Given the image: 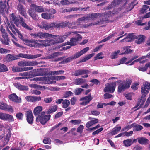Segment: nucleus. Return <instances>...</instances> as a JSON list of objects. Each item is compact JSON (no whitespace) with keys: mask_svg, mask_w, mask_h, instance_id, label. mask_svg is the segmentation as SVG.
Wrapping results in <instances>:
<instances>
[{"mask_svg":"<svg viewBox=\"0 0 150 150\" xmlns=\"http://www.w3.org/2000/svg\"><path fill=\"white\" fill-rule=\"evenodd\" d=\"M53 81H59L64 80L66 79V77L62 76H53Z\"/></svg>","mask_w":150,"mask_h":150,"instance_id":"nucleus-41","label":"nucleus"},{"mask_svg":"<svg viewBox=\"0 0 150 150\" xmlns=\"http://www.w3.org/2000/svg\"><path fill=\"white\" fill-rule=\"evenodd\" d=\"M134 33L129 34L126 38L121 40L123 41L125 40L126 42H131L134 40Z\"/></svg>","mask_w":150,"mask_h":150,"instance_id":"nucleus-30","label":"nucleus"},{"mask_svg":"<svg viewBox=\"0 0 150 150\" xmlns=\"http://www.w3.org/2000/svg\"><path fill=\"white\" fill-rule=\"evenodd\" d=\"M70 122L74 125H79L81 123V120L80 119L72 120Z\"/></svg>","mask_w":150,"mask_h":150,"instance_id":"nucleus-56","label":"nucleus"},{"mask_svg":"<svg viewBox=\"0 0 150 150\" xmlns=\"http://www.w3.org/2000/svg\"><path fill=\"white\" fill-rule=\"evenodd\" d=\"M45 112L43 111L40 114L38 115L36 118V122L40 123L42 125L45 124L47 121L50 119V115H45Z\"/></svg>","mask_w":150,"mask_h":150,"instance_id":"nucleus-10","label":"nucleus"},{"mask_svg":"<svg viewBox=\"0 0 150 150\" xmlns=\"http://www.w3.org/2000/svg\"><path fill=\"white\" fill-rule=\"evenodd\" d=\"M90 71L87 69H78L75 71L74 75V76H78L86 74H89Z\"/></svg>","mask_w":150,"mask_h":150,"instance_id":"nucleus-23","label":"nucleus"},{"mask_svg":"<svg viewBox=\"0 0 150 150\" xmlns=\"http://www.w3.org/2000/svg\"><path fill=\"white\" fill-rule=\"evenodd\" d=\"M90 82L92 83H93L96 85H97L98 84L99 85L100 83V82L99 81V80L95 79H94L90 81Z\"/></svg>","mask_w":150,"mask_h":150,"instance_id":"nucleus-62","label":"nucleus"},{"mask_svg":"<svg viewBox=\"0 0 150 150\" xmlns=\"http://www.w3.org/2000/svg\"><path fill=\"white\" fill-rule=\"evenodd\" d=\"M86 80L83 78H76L75 79L74 83L75 85H81L86 82Z\"/></svg>","mask_w":150,"mask_h":150,"instance_id":"nucleus-33","label":"nucleus"},{"mask_svg":"<svg viewBox=\"0 0 150 150\" xmlns=\"http://www.w3.org/2000/svg\"><path fill=\"white\" fill-rule=\"evenodd\" d=\"M8 98L11 101L17 103L19 102L18 97L15 93L10 95L8 96Z\"/></svg>","mask_w":150,"mask_h":150,"instance_id":"nucleus-29","label":"nucleus"},{"mask_svg":"<svg viewBox=\"0 0 150 150\" xmlns=\"http://www.w3.org/2000/svg\"><path fill=\"white\" fill-rule=\"evenodd\" d=\"M7 28H9L14 34L16 35V33H17L18 34V36L19 38L22 41L26 42L28 39L23 36L21 32L16 28L13 24H11V25L10 24H8Z\"/></svg>","mask_w":150,"mask_h":150,"instance_id":"nucleus-11","label":"nucleus"},{"mask_svg":"<svg viewBox=\"0 0 150 150\" xmlns=\"http://www.w3.org/2000/svg\"><path fill=\"white\" fill-rule=\"evenodd\" d=\"M43 142L45 144H50L51 142V140L50 138L45 137L43 141Z\"/></svg>","mask_w":150,"mask_h":150,"instance_id":"nucleus-59","label":"nucleus"},{"mask_svg":"<svg viewBox=\"0 0 150 150\" xmlns=\"http://www.w3.org/2000/svg\"><path fill=\"white\" fill-rule=\"evenodd\" d=\"M17 7L19 13L24 16L25 18H27V16L26 13V10L23 5L19 4L17 6Z\"/></svg>","mask_w":150,"mask_h":150,"instance_id":"nucleus-20","label":"nucleus"},{"mask_svg":"<svg viewBox=\"0 0 150 150\" xmlns=\"http://www.w3.org/2000/svg\"><path fill=\"white\" fill-rule=\"evenodd\" d=\"M30 6L34 8L35 11L37 12L41 13L44 11L43 7L41 6H37L34 4H32Z\"/></svg>","mask_w":150,"mask_h":150,"instance_id":"nucleus-24","label":"nucleus"},{"mask_svg":"<svg viewBox=\"0 0 150 150\" xmlns=\"http://www.w3.org/2000/svg\"><path fill=\"white\" fill-rule=\"evenodd\" d=\"M107 12L103 13L102 14L100 13V18L99 20L96 21L93 24V25H101L104 23H106L109 22H112L114 20H109V19L110 18L109 15L106 14Z\"/></svg>","mask_w":150,"mask_h":150,"instance_id":"nucleus-6","label":"nucleus"},{"mask_svg":"<svg viewBox=\"0 0 150 150\" xmlns=\"http://www.w3.org/2000/svg\"><path fill=\"white\" fill-rule=\"evenodd\" d=\"M121 0H114L112 3L113 4L114 6L115 7L121 4Z\"/></svg>","mask_w":150,"mask_h":150,"instance_id":"nucleus-60","label":"nucleus"},{"mask_svg":"<svg viewBox=\"0 0 150 150\" xmlns=\"http://www.w3.org/2000/svg\"><path fill=\"white\" fill-rule=\"evenodd\" d=\"M89 49V47H87L83 49L80 52H77L74 55L68 57L64 59V62L66 63L71 61L73 59L78 58L81 55L86 52Z\"/></svg>","mask_w":150,"mask_h":150,"instance_id":"nucleus-9","label":"nucleus"},{"mask_svg":"<svg viewBox=\"0 0 150 150\" xmlns=\"http://www.w3.org/2000/svg\"><path fill=\"white\" fill-rule=\"evenodd\" d=\"M30 35L34 38H37L42 39L44 38L48 37L49 35L48 33H44L41 32L34 33H31Z\"/></svg>","mask_w":150,"mask_h":150,"instance_id":"nucleus-15","label":"nucleus"},{"mask_svg":"<svg viewBox=\"0 0 150 150\" xmlns=\"http://www.w3.org/2000/svg\"><path fill=\"white\" fill-rule=\"evenodd\" d=\"M42 81L45 84H55L56 83V81H53V76L34 78L30 80V81Z\"/></svg>","mask_w":150,"mask_h":150,"instance_id":"nucleus-8","label":"nucleus"},{"mask_svg":"<svg viewBox=\"0 0 150 150\" xmlns=\"http://www.w3.org/2000/svg\"><path fill=\"white\" fill-rule=\"evenodd\" d=\"M38 63L36 61H21L18 63V65L20 67L26 66H34L38 65Z\"/></svg>","mask_w":150,"mask_h":150,"instance_id":"nucleus-13","label":"nucleus"},{"mask_svg":"<svg viewBox=\"0 0 150 150\" xmlns=\"http://www.w3.org/2000/svg\"><path fill=\"white\" fill-rule=\"evenodd\" d=\"M2 38H1L0 41L2 44L5 45H9L10 40L8 37L7 34L5 35H1Z\"/></svg>","mask_w":150,"mask_h":150,"instance_id":"nucleus-22","label":"nucleus"},{"mask_svg":"<svg viewBox=\"0 0 150 150\" xmlns=\"http://www.w3.org/2000/svg\"><path fill=\"white\" fill-rule=\"evenodd\" d=\"M100 13H93L91 14H89L91 20H94L97 18V17L99 16Z\"/></svg>","mask_w":150,"mask_h":150,"instance_id":"nucleus-50","label":"nucleus"},{"mask_svg":"<svg viewBox=\"0 0 150 150\" xmlns=\"http://www.w3.org/2000/svg\"><path fill=\"white\" fill-rule=\"evenodd\" d=\"M83 126L82 125H80L77 128V132L81 134L83 132Z\"/></svg>","mask_w":150,"mask_h":150,"instance_id":"nucleus-64","label":"nucleus"},{"mask_svg":"<svg viewBox=\"0 0 150 150\" xmlns=\"http://www.w3.org/2000/svg\"><path fill=\"white\" fill-rule=\"evenodd\" d=\"M121 129V127L120 126L117 127L116 126L112 132L113 134H115L119 131Z\"/></svg>","mask_w":150,"mask_h":150,"instance_id":"nucleus-55","label":"nucleus"},{"mask_svg":"<svg viewBox=\"0 0 150 150\" xmlns=\"http://www.w3.org/2000/svg\"><path fill=\"white\" fill-rule=\"evenodd\" d=\"M10 19L17 27L20 25L23 27L28 30L31 31L33 30V28L28 26L25 23L23 18L20 15L16 16L13 13L11 15Z\"/></svg>","mask_w":150,"mask_h":150,"instance_id":"nucleus-2","label":"nucleus"},{"mask_svg":"<svg viewBox=\"0 0 150 150\" xmlns=\"http://www.w3.org/2000/svg\"><path fill=\"white\" fill-rule=\"evenodd\" d=\"M150 89V83L149 82H146L143 84V86L141 88V93L142 96L141 99L138 102L136 105L132 108V109L134 108H136L138 107L140 104L141 100L142 99L144 98L149 92Z\"/></svg>","mask_w":150,"mask_h":150,"instance_id":"nucleus-5","label":"nucleus"},{"mask_svg":"<svg viewBox=\"0 0 150 150\" xmlns=\"http://www.w3.org/2000/svg\"><path fill=\"white\" fill-rule=\"evenodd\" d=\"M35 12L34 8L32 7L28 11V13L29 15L34 20L36 19L37 16Z\"/></svg>","mask_w":150,"mask_h":150,"instance_id":"nucleus-25","label":"nucleus"},{"mask_svg":"<svg viewBox=\"0 0 150 150\" xmlns=\"http://www.w3.org/2000/svg\"><path fill=\"white\" fill-rule=\"evenodd\" d=\"M119 83L117 91L118 93H121L126 89H128L132 83V80L130 78L126 79V80H119L112 83L107 84L105 85L103 90L104 92L112 93L114 92L116 86V83Z\"/></svg>","mask_w":150,"mask_h":150,"instance_id":"nucleus-1","label":"nucleus"},{"mask_svg":"<svg viewBox=\"0 0 150 150\" xmlns=\"http://www.w3.org/2000/svg\"><path fill=\"white\" fill-rule=\"evenodd\" d=\"M117 9H114L112 11H109L107 12V13L108 14L110 18L112 17L115 14H117Z\"/></svg>","mask_w":150,"mask_h":150,"instance_id":"nucleus-43","label":"nucleus"},{"mask_svg":"<svg viewBox=\"0 0 150 150\" xmlns=\"http://www.w3.org/2000/svg\"><path fill=\"white\" fill-rule=\"evenodd\" d=\"M138 142L141 144H146L148 143L149 140L146 138L141 137L137 138Z\"/></svg>","mask_w":150,"mask_h":150,"instance_id":"nucleus-28","label":"nucleus"},{"mask_svg":"<svg viewBox=\"0 0 150 150\" xmlns=\"http://www.w3.org/2000/svg\"><path fill=\"white\" fill-rule=\"evenodd\" d=\"M146 37L142 35H139L137 36L134 35V39H135V42L138 44L142 43L144 41Z\"/></svg>","mask_w":150,"mask_h":150,"instance_id":"nucleus-19","label":"nucleus"},{"mask_svg":"<svg viewBox=\"0 0 150 150\" xmlns=\"http://www.w3.org/2000/svg\"><path fill=\"white\" fill-rule=\"evenodd\" d=\"M133 127H133L134 131H140L143 129V127L142 126L138 124H136L135 123H134V126Z\"/></svg>","mask_w":150,"mask_h":150,"instance_id":"nucleus-45","label":"nucleus"},{"mask_svg":"<svg viewBox=\"0 0 150 150\" xmlns=\"http://www.w3.org/2000/svg\"><path fill=\"white\" fill-rule=\"evenodd\" d=\"M41 16L42 18L47 20L53 19L54 18V16L52 14L47 12L42 13L41 14Z\"/></svg>","mask_w":150,"mask_h":150,"instance_id":"nucleus-26","label":"nucleus"},{"mask_svg":"<svg viewBox=\"0 0 150 150\" xmlns=\"http://www.w3.org/2000/svg\"><path fill=\"white\" fill-rule=\"evenodd\" d=\"M69 22L66 21L61 23H47L46 22H42L40 27L44 29L45 30H49L54 29V27L57 28H60L65 27L67 26Z\"/></svg>","mask_w":150,"mask_h":150,"instance_id":"nucleus-3","label":"nucleus"},{"mask_svg":"<svg viewBox=\"0 0 150 150\" xmlns=\"http://www.w3.org/2000/svg\"><path fill=\"white\" fill-rule=\"evenodd\" d=\"M131 47V46H126L124 48V50L125 51L124 52L120 54V55H123L125 54H128L129 53H131L132 52V50L130 49V48Z\"/></svg>","mask_w":150,"mask_h":150,"instance_id":"nucleus-37","label":"nucleus"},{"mask_svg":"<svg viewBox=\"0 0 150 150\" xmlns=\"http://www.w3.org/2000/svg\"><path fill=\"white\" fill-rule=\"evenodd\" d=\"M0 109L6 111L13 112L14 110L12 106L9 105L4 102H0Z\"/></svg>","mask_w":150,"mask_h":150,"instance_id":"nucleus-16","label":"nucleus"},{"mask_svg":"<svg viewBox=\"0 0 150 150\" xmlns=\"http://www.w3.org/2000/svg\"><path fill=\"white\" fill-rule=\"evenodd\" d=\"M14 85L16 87L21 91H27L28 89V86L21 85L18 83H15L14 84Z\"/></svg>","mask_w":150,"mask_h":150,"instance_id":"nucleus-27","label":"nucleus"},{"mask_svg":"<svg viewBox=\"0 0 150 150\" xmlns=\"http://www.w3.org/2000/svg\"><path fill=\"white\" fill-rule=\"evenodd\" d=\"M92 99L93 98L91 97V94H89L88 96L83 97L81 98L80 100L85 101L82 102L80 104L83 105H86L88 104Z\"/></svg>","mask_w":150,"mask_h":150,"instance_id":"nucleus-18","label":"nucleus"},{"mask_svg":"<svg viewBox=\"0 0 150 150\" xmlns=\"http://www.w3.org/2000/svg\"><path fill=\"white\" fill-rule=\"evenodd\" d=\"M62 107L64 108H67L70 104V101L68 100L65 99L62 102Z\"/></svg>","mask_w":150,"mask_h":150,"instance_id":"nucleus-42","label":"nucleus"},{"mask_svg":"<svg viewBox=\"0 0 150 150\" xmlns=\"http://www.w3.org/2000/svg\"><path fill=\"white\" fill-rule=\"evenodd\" d=\"M52 35L54 36L52 38V45L57 43H62L65 40V38L63 35L59 36L54 35Z\"/></svg>","mask_w":150,"mask_h":150,"instance_id":"nucleus-14","label":"nucleus"},{"mask_svg":"<svg viewBox=\"0 0 150 150\" xmlns=\"http://www.w3.org/2000/svg\"><path fill=\"white\" fill-rule=\"evenodd\" d=\"M10 50L5 48L0 47V53L6 54L10 52Z\"/></svg>","mask_w":150,"mask_h":150,"instance_id":"nucleus-58","label":"nucleus"},{"mask_svg":"<svg viewBox=\"0 0 150 150\" xmlns=\"http://www.w3.org/2000/svg\"><path fill=\"white\" fill-rule=\"evenodd\" d=\"M81 32H79L77 31L72 32L71 31H70L66 33L64 35H63V36H64V37H65L66 39L67 37H68V36H69L72 33H73V34H75L76 33H81Z\"/></svg>","mask_w":150,"mask_h":150,"instance_id":"nucleus-54","label":"nucleus"},{"mask_svg":"<svg viewBox=\"0 0 150 150\" xmlns=\"http://www.w3.org/2000/svg\"><path fill=\"white\" fill-rule=\"evenodd\" d=\"M5 120H8L9 122H12L14 121V120L12 115L6 114Z\"/></svg>","mask_w":150,"mask_h":150,"instance_id":"nucleus-49","label":"nucleus"},{"mask_svg":"<svg viewBox=\"0 0 150 150\" xmlns=\"http://www.w3.org/2000/svg\"><path fill=\"white\" fill-rule=\"evenodd\" d=\"M41 56V54H36L35 55H31L27 54H25L20 53L17 55H13L12 54H9L6 55V59L8 62L12 61L16 59H19L20 57L27 58L28 59H31L36 58L40 57Z\"/></svg>","mask_w":150,"mask_h":150,"instance_id":"nucleus-4","label":"nucleus"},{"mask_svg":"<svg viewBox=\"0 0 150 150\" xmlns=\"http://www.w3.org/2000/svg\"><path fill=\"white\" fill-rule=\"evenodd\" d=\"M49 36L48 37L44 38L46 40H39L38 41L40 43H38V47H44L48 46H49L53 45L52 44V38L54 36L52 34L49 33Z\"/></svg>","mask_w":150,"mask_h":150,"instance_id":"nucleus-7","label":"nucleus"},{"mask_svg":"<svg viewBox=\"0 0 150 150\" xmlns=\"http://www.w3.org/2000/svg\"><path fill=\"white\" fill-rule=\"evenodd\" d=\"M69 22L68 25H68L69 27L71 29H75L78 26V24L76 22H72L71 23H70L69 25L68 24L69 23V22Z\"/></svg>","mask_w":150,"mask_h":150,"instance_id":"nucleus-44","label":"nucleus"},{"mask_svg":"<svg viewBox=\"0 0 150 150\" xmlns=\"http://www.w3.org/2000/svg\"><path fill=\"white\" fill-rule=\"evenodd\" d=\"M8 71V69L5 65L0 63V72H5Z\"/></svg>","mask_w":150,"mask_h":150,"instance_id":"nucleus-38","label":"nucleus"},{"mask_svg":"<svg viewBox=\"0 0 150 150\" xmlns=\"http://www.w3.org/2000/svg\"><path fill=\"white\" fill-rule=\"evenodd\" d=\"M57 109V106L56 105H55L49 110L48 112L50 114L51 113L56 111Z\"/></svg>","mask_w":150,"mask_h":150,"instance_id":"nucleus-51","label":"nucleus"},{"mask_svg":"<svg viewBox=\"0 0 150 150\" xmlns=\"http://www.w3.org/2000/svg\"><path fill=\"white\" fill-rule=\"evenodd\" d=\"M16 116L18 119L22 120L23 119V115L22 113L19 112L16 114Z\"/></svg>","mask_w":150,"mask_h":150,"instance_id":"nucleus-61","label":"nucleus"},{"mask_svg":"<svg viewBox=\"0 0 150 150\" xmlns=\"http://www.w3.org/2000/svg\"><path fill=\"white\" fill-rule=\"evenodd\" d=\"M8 31H9V34L14 39V40H13V39L12 40V41L13 43L14 44L16 47H21L22 46L20 45L19 44L17 43L18 40L15 37L14 35L12 34L11 31H10L9 30H8Z\"/></svg>","mask_w":150,"mask_h":150,"instance_id":"nucleus-32","label":"nucleus"},{"mask_svg":"<svg viewBox=\"0 0 150 150\" xmlns=\"http://www.w3.org/2000/svg\"><path fill=\"white\" fill-rule=\"evenodd\" d=\"M64 71L63 70L54 71H50V75H59L63 74Z\"/></svg>","mask_w":150,"mask_h":150,"instance_id":"nucleus-39","label":"nucleus"},{"mask_svg":"<svg viewBox=\"0 0 150 150\" xmlns=\"http://www.w3.org/2000/svg\"><path fill=\"white\" fill-rule=\"evenodd\" d=\"M33 72L34 73H36L34 74H33L35 76L50 75L49 74L50 72H48V69H40L37 70H33Z\"/></svg>","mask_w":150,"mask_h":150,"instance_id":"nucleus-12","label":"nucleus"},{"mask_svg":"<svg viewBox=\"0 0 150 150\" xmlns=\"http://www.w3.org/2000/svg\"><path fill=\"white\" fill-rule=\"evenodd\" d=\"M77 42L78 41L75 38H72L70 39V42H67V44L71 46H74L76 45Z\"/></svg>","mask_w":150,"mask_h":150,"instance_id":"nucleus-36","label":"nucleus"},{"mask_svg":"<svg viewBox=\"0 0 150 150\" xmlns=\"http://www.w3.org/2000/svg\"><path fill=\"white\" fill-rule=\"evenodd\" d=\"M42 110V108L41 106H38L36 107L34 109L33 113L35 116H38L40 114V112Z\"/></svg>","mask_w":150,"mask_h":150,"instance_id":"nucleus-31","label":"nucleus"},{"mask_svg":"<svg viewBox=\"0 0 150 150\" xmlns=\"http://www.w3.org/2000/svg\"><path fill=\"white\" fill-rule=\"evenodd\" d=\"M149 8V6L145 5L143 6L142 8L140 10V12L141 14H144L147 11V10Z\"/></svg>","mask_w":150,"mask_h":150,"instance_id":"nucleus-40","label":"nucleus"},{"mask_svg":"<svg viewBox=\"0 0 150 150\" xmlns=\"http://www.w3.org/2000/svg\"><path fill=\"white\" fill-rule=\"evenodd\" d=\"M120 52L119 50H117V51H115L112 54L111 56V57L112 59H115L117 58L118 54Z\"/></svg>","mask_w":150,"mask_h":150,"instance_id":"nucleus-52","label":"nucleus"},{"mask_svg":"<svg viewBox=\"0 0 150 150\" xmlns=\"http://www.w3.org/2000/svg\"><path fill=\"white\" fill-rule=\"evenodd\" d=\"M116 34V33H113L110 36L107 37V38L103 39V40H102L100 41L99 42H98V43H100L102 42H105L106 41H107L108 40H109L110 38L114 37L115 35Z\"/></svg>","mask_w":150,"mask_h":150,"instance_id":"nucleus-46","label":"nucleus"},{"mask_svg":"<svg viewBox=\"0 0 150 150\" xmlns=\"http://www.w3.org/2000/svg\"><path fill=\"white\" fill-rule=\"evenodd\" d=\"M26 119L28 122L29 124H32L33 122V116L32 111L28 110L25 112Z\"/></svg>","mask_w":150,"mask_h":150,"instance_id":"nucleus-17","label":"nucleus"},{"mask_svg":"<svg viewBox=\"0 0 150 150\" xmlns=\"http://www.w3.org/2000/svg\"><path fill=\"white\" fill-rule=\"evenodd\" d=\"M124 146L125 147H129L132 144V139H130L125 140L123 141Z\"/></svg>","mask_w":150,"mask_h":150,"instance_id":"nucleus-35","label":"nucleus"},{"mask_svg":"<svg viewBox=\"0 0 150 150\" xmlns=\"http://www.w3.org/2000/svg\"><path fill=\"white\" fill-rule=\"evenodd\" d=\"M11 132L10 130H9L8 133L6 135L4 138V144L5 145L7 144H8L9 141V139L11 135Z\"/></svg>","mask_w":150,"mask_h":150,"instance_id":"nucleus-34","label":"nucleus"},{"mask_svg":"<svg viewBox=\"0 0 150 150\" xmlns=\"http://www.w3.org/2000/svg\"><path fill=\"white\" fill-rule=\"evenodd\" d=\"M29 86L31 88H34L37 89H39L42 88V86H41L33 84L29 85Z\"/></svg>","mask_w":150,"mask_h":150,"instance_id":"nucleus-53","label":"nucleus"},{"mask_svg":"<svg viewBox=\"0 0 150 150\" xmlns=\"http://www.w3.org/2000/svg\"><path fill=\"white\" fill-rule=\"evenodd\" d=\"M53 100L52 97L45 98H44L43 101L46 103H50Z\"/></svg>","mask_w":150,"mask_h":150,"instance_id":"nucleus-63","label":"nucleus"},{"mask_svg":"<svg viewBox=\"0 0 150 150\" xmlns=\"http://www.w3.org/2000/svg\"><path fill=\"white\" fill-rule=\"evenodd\" d=\"M25 98L28 102H34V96H26Z\"/></svg>","mask_w":150,"mask_h":150,"instance_id":"nucleus-57","label":"nucleus"},{"mask_svg":"<svg viewBox=\"0 0 150 150\" xmlns=\"http://www.w3.org/2000/svg\"><path fill=\"white\" fill-rule=\"evenodd\" d=\"M20 76H23V77H29L28 78H31L32 77L33 75L30 74L29 72H25L23 73H21L19 74Z\"/></svg>","mask_w":150,"mask_h":150,"instance_id":"nucleus-47","label":"nucleus"},{"mask_svg":"<svg viewBox=\"0 0 150 150\" xmlns=\"http://www.w3.org/2000/svg\"><path fill=\"white\" fill-rule=\"evenodd\" d=\"M26 43L28 46L32 47H38L39 46L38 40L35 39H28Z\"/></svg>","mask_w":150,"mask_h":150,"instance_id":"nucleus-21","label":"nucleus"},{"mask_svg":"<svg viewBox=\"0 0 150 150\" xmlns=\"http://www.w3.org/2000/svg\"><path fill=\"white\" fill-rule=\"evenodd\" d=\"M139 84V82L134 83H132L131 86V88L133 90L135 91L137 90L138 88V86Z\"/></svg>","mask_w":150,"mask_h":150,"instance_id":"nucleus-48","label":"nucleus"}]
</instances>
